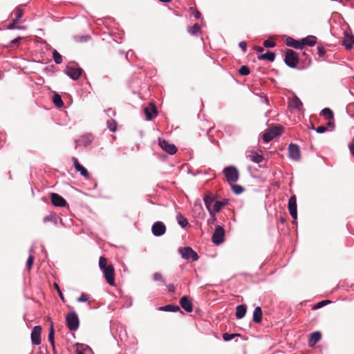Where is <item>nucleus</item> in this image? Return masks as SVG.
I'll return each mask as SVG.
<instances>
[{
  "label": "nucleus",
  "instance_id": "nucleus-1",
  "mask_svg": "<svg viewBox=\"0 0 354 354\" xmlns=\"http://www.w3.org/2000/svg\"><path fill=\"white\" fill-rule=\"evenodd\" d=\"M99 267L102 271L106 282L111 285H115V269L111 263H108V260L104 257L99 259Z\"/></svg>",
  "mask_w": 354,
  "mask_h": 354
},
{
  "label": "nucleus",
  "instance_id": "nucleus-2",
  "mask_svg": "<svg viewBox=\"0 0 354 354\" xmlns=\"http://www.w3.org/2000/svg\"><path fill=\"white\" fill-rule=\"evenodd\" d=\"M283 131L281 126H273L269 127L263 135V140L265 142H269L274 138L280 136Z\"/></svg>",
  "mask_w": 354,
  "mask_h": 354
},
{
  "label": "nucleus",
  "instance_id": "nucleus-3",
  "mask_svg": "<svg viewBox=\"0 0 354 354\" xmlns=\"http://www.w3.org/2000/svg\"><path fill=\"white\" fill-rule=\"evenodd\" d=\"M284 62L290 68H296L299 63V55L297 53L292 49H288L285 55Z\"/></svg>",
  "mask_w": 354,
  "mask_h": 354
},
{
  "label": "nucleus",
  "instance_id": "nucleus-4",
  "mask_svg": "<svg viewBox=\"0 0 354 354\" xmlns=\"http://www.w3.org/2000/svg\"><path fill=\"white\" fill-rule=\"evenodd\" d=\"M223 174L227 181L230 184L236 182L239 177V171L234 166H228L225 167L223 170Z\"/></svg>",
  "mask_w": 354,
  "mask_h": 354
},
{
  "label": "nucleus",
  "instance_id": "nucleus-5",
  "mask_svg": "<svg viewBox=\"0 0 354 354\" xmlns=\"http://www.w3.org/2000/svg\"><path fill=\"white\" fill-rule=\"evenodd\" d=\"M67 327L71 331H75L79 328L80 321L75 312H71L66 317Z\"/></svg>",
  "mask_w": 354,
  "mask_h": 354
},
{
  "label": "nucleus",
  "instance_id": "nucleus-6",
  "mask_svg": "<svg viewBox=\"0 0 354 354\" xmlns=\"http://www.w3.org/2000/svg\"><path fill=\"white\" fill-rule=\"evenodd\" d=\"M178 251L181 257L185 259H191L192 261H197L198 259V255L190 247L180 248Z\"/></svg>",
  "mask_w": 354,
  "mask_h": 354
},
{
  "label": "nucleus",
  "instance_id": "nucleus-7",
  "mask_svg": "<svg viewBox=\"0 0 354 354\" xmlns=\"http://www.w3.org/2000/svg\"><path fill=\"white\" fill-rule=\"evenodd\" d=\"M225 230L223 227L221 225H217L212 236V242L216 245H219L223 242Z\"/></svg>",
  "mask_w": 354,
  "mask_h": 354
},
{
  "label": "nucleus",
  "instance_id": "nucleus-8",
  "mask_svg": "<svg viewBox=\"0 0 354 354\" xmlns=\"http://www.w3.org/2000/svg\"><path fill=\"white\" fill-rule=\"evenodd\" d=\"M159 145L162 150L170 155H174L177 151V148L174 144H171L165 140L159 139Z\"/></svg>",
  "mask_w": 354,
  "mask_h": 354
},
{
  "label": "nucleus",
  "instance_id": "nucleus-9",
  "mask_svg": "<svg viewBox=\"0 0 354 354\" xmlns=\"http://www.w3.org/2000/svg\"><path fill=\"white\" fill-rule=\"evenodd\" d=\"M41 330L42 329L40 326H36L32 328L31 332V341L32 344L37 346L41 344Z\"/></svg>",
  "mask_w": 354,
  "mask_h": 354
},
{
  "label": "nucleus",
  "instance_id": "nucleus-10",
  "mask_svg": "<svg viewBox=\"0 0 354 354\" xmlns=\"http://www.w3.org/2000/svg\"><path fill=\"white\" fill-rule=\"evenodd\" d=\"M288 208L290 214L294 219L297 218V198L295 195L292 196L288 201Z\"/></svg>",
  "mask_w": 354,
  "mask_h": 354
},
{
  "label": "nucleus",
  "instance_id": "nucleus-11",
  "mask_svg": "<svg viewBox=\"0 0 354 354\" xmlns=\"http://www.w3.org/2000/svg\"><path fill=\"white\" fill-rule=\"evenodd\" d=\"M83 70L81 68H75L73 66H67L66 73L73 80H78L82 75Z\"/></svg>",
  "mask_w": 354,
  "mask_h": 354
},
{
  "label": "nucleus",
  "instance_id": "nucleus-12",
  "mask_svg": "<svg viewBox=\"0 0 354 354\" xmlns=\"http://www.w3.org/2000/svg\"><path fill=\"white\" fill-rule=\"evenodd\" d=\"M288 153L290 158L295 160L300 159V150L299 147L296 144H290L288 147Z\"/></svg>",
  "mask_w": 354,
  "mask_h": 354
},
{
  "label": "nucleus",
  "instance_id": "nucleus-13",
  "mask_svg": "<svg viewBox=\"0 0 354 354\" xmlns=\"http://www.w3.org/2000/svg\"><path fill=\"white\" fill-rule=\"evenodd\" d=\"M151 230L155 236H159L165 233L166 227L162 222L157 221L153 225Z\"/></svg>",
  "mask_w": 354,
  "mask_h": 354
},
{
  "label": "nucleus",
  "instance_id": "nucleus-14",
  "mask_svg": "<svg viewBox=\"0 0 354 354\" xmlns=\"http://www.w3.org/2000/svg\"><path fill=\"white\" fill-rule=\"evenodd\" d=\"M50 198H51L52 203L55 206L64 207L66 205V200L62 196L59 195L58 194L52 193L50 194Z\"/></svg>",
  "mask_w": 354,
  "mask_h": 354
},
{
  "label": "nucleus",
  "instance_id": "nucleus-15",
  "mask_svg": "<svg viewBox=\"0 0 354 354\" xmlns=\"http://www.w3.org/2000/svg\"><path fill=\"white\" fill-rule=\"evenodd\" d=\"M180 304L187 313H191L193 310L192 302L187 296H183L180 298Z\"/></svg>",
  "mask_w": 354,
  "mask_h": 354
},
{
  "label": "nucleus",
  "instance_id": "nucleus-16",
  "mask_svg": "<svg viewBox=\"0 0 354 354\" xmlns=\"http://www.w3.org/2000/svg\"><path fill=\"white\" fill-rule=\"evenodd\" d=\"M145 113L148 120H151L157 115V109L154 104L150 103L147 107L145 108Z\"/></svg>",
  "mask_w": 354,
  "mask_h": 354
},
{
  "label": "nucleus",
  "instance_id": "nucleus-17",
  "mask_svg": "<svg viewBox=\"0 0 354 354\" xmlns=\"http://www.w3.org/2000/svg\"><path fill=\"white\" fill-rule=\"evenodd\" d=\"M203 201L208 212L213 211V203H215V196L212 194H207L204 196Z\"/></svg>",
  "mask_w": 354,
  "mask_h": 354
},
{
  "label": "nucleus",
  "instance_id": "nucleus-18",
  "mask_svg": "<svg viewBox=\"0 0 354 354\" xmlns=\"http://www.w3.org/2000/svg\"><path fill=\"white\" fill-rule=\"evenodd\" d=\"M286 44L288 46L293 47L296 49H303L302 39L301 41H298L290 37H288L286 39Z\"/></svg>",
  "mask_w": 354,
  "mask_h": 354
},
{
  "label": "nucleus",
  "instance_id": "nucleus-19",
  "mask_svg": "<svg viewBox=\"0 0 354 354\" xmlns=\"http://www.w3.org/2000/svg\"><path fill=\"white\" fill-rule=\"evenodd\" d=\"M353 44L354 36L350 35L348 32H345L342 40V45H344L347 49H351Z\"/></svg>",
  "mask_w": 354,
  "mask_h": 354
},
{
  "label": "nucleus",
  "instance_id": "nucleus-20",
  "mask_svg": "<svg viewBox=\"0 0 354 354\" xmlns=\"http://www.w3.org/2000/svg\"><path fill=\"white\" fill-rule=\"evenodd\" d=\"M322 337V334L320 332L317 331L311 333L309 335L308 338V345L310 346H315L320 339Z\"/></svg>",
  "mask_w": 354,
  "mask_h": 354
},
{
  "label": "nucleus",
  "instance_id": "nucleus-21",
  "mask_svg": "<svg viewBox=\"0 0 354 354\" xmlns=\"http://www.w3.org/2000/svg\"><path fill=\"white\" fill-rule=\"evenodd\" d=\"M289 105L298 110V111H301L302 109V106H303V104L301 102V101L299 100V98L295 95L289 102Z\"/></svg>",
  "mask_w": 354,
  "mask_h": 354
},
{
  "label": "nucleus",
  "instance_id": "nucleus-22",
  "mask_svg": "<svg viewBox=\"0 0 354 354\" xmlns=\"http://www.w3.org/2000/svg\"><path fill=\"white\" fill-rule=\"evenodd\" d=\"M247 158L256 163H260L263 160V156L254 151H248L247 153Z\"/></svg>",
  "mask_w": 354,
  "mask_h": 354
},
{
  "label": "nucleus",
  "instance_id": "nucleus-23",
  "mask_svg": "<svg viewBox=\"0 0 354 354\" xmlns=\"http://www.w3.org/2000/svg\"><path fill=\"white\" fill-rule=\"evenodd\" d=\"M317 42V37L313 35H309L302 39L303 48L305 46H313Z\"/></svg>",
  "mask_w": 354,
  "mask_h": 354
},
{
  "label": "nucleus",
  "instance_id": "nucleus-24",
  "mask_svg": "<svg viewBox=\"0 0 354 354\" xmlns=\"http://www.w3.org/2000/svg\"><path fill=\"white\" fill-rule=\"evenodd\" d=\"M262 320V310L261 307L257 306L255 308L253 313V321L257 324H259Z\"/></svg>",
  "mask_w": 354,
  "mask_h": 354
},
{
  "label": "nucleus",
  "instance_id": "nucleus-25",
  "mask_svg": "<svg viewBox=\"0 0 354 354\" xmlns=\"http://www.w3.org/2000/svg\"><path fill=\"white\" fill-rule=\"evenodd\" d=\"M257 57L259 60H268L270 62H273L275 59V53L271 51H268L266 53L258 55Z\"/></svg>",
  "mask_w": 354,
  "mask_h": 354
},
{
  "label": "nucleus",
  "instance_id": "nucleus-26",
  "mask_svg": "<svg viewBox=\"0 0 354 354\" xmlns=\"http://www.w3.org/2000/svg\"><path fill=\"white\" fill-rule=\"evenodd\" d=\"M159 310H162V311H167V312H178V311H180L182 313V311L180 310V308L178 306H176V305H173V304H168V305H166V306H161L159 308Z\"/></svg>",
  "mask_w": 354,
  "mask_h": 354
},
{
  "label": "nucleus",
  "instance_id": "nucleus-27",
  "mask_svg": "<svg viewBox=\"0 0 354 354\" xmlns=\"http://www.w3.org/2000/svg\"><path fill=\"white\" fill-rule=\"evenodd\" d=\"M15 15L12 19L13 21L18 22V21L24 16V9L22 6L17 7L12 13V16Z\"/></svg>",
  "mask_w": 354,
  "mask_h": 354
},
{
  "label": "nucleus",
  "instance_id": "nucleus-28",
  "mask_svg": "<svg viewBox=\"0 0 354 354\" xmlns=\"http://www.w3.org/2000/svg\"><path fill=\"white\" fill-rule=\"evenodd\" d=\"M48 320L50 321V331L48 334V340L50 342L51 346H53V349H55V331L53 328V321L48 318Z\"/></svg>",
  "mask_w": 354,
  "mask_h": 354
},
{
  "label": "nucleus",
  "instance_id": "nucleus-29",
  "mask_svg": "<svg viewBox=\"0 0 354 354\" xmlns=\"http://www.w3.org/2000/svg\"><path fill=\"white\" fill-rule=\"evenodd\" d=\"M247 308L245 305H239L236 308V317L237 319H242L246 313Z\"/></svg>",
  "mask_w": 354,
  "mask_h": 354
},
{
  "label": "nucleus",
  "instance_id": "nucleus-30",
  "mask_svg": "<svg viewBox=\"0 0 354 354\" xmlns=\"http://www.w3.org/2000/svg\"><path fill=\"white\" fill-rule=\"evenodd\" d=\"M52 100H53L54 104L57 107L61 108L64 106V102L62 100V97H61L60 95H59L58 93H55L53 95Z\"/></svg>",
  "mask_w": 354,
  "mask_h": 354
},
{
  "label": "nucleus",
  "instance_id": "nucleus-31",
  "mask_svg": "<svg viewBox=\"0 0 354 354\" xmlns=\"http://www.w3.org/2000/svg\"><path fill=\"white\" fill-rule=\"evenodd\" d=\"M176 219L178 221V223L182 227H185L188 225L187 219L183 216L180 213L178 214L176 216Z\"/></svg>",
  "mask_w": 354,
  "mask_h": 354
},
{
  "label": "nucleus",
  "instance_id": "nucleus-32",
  "mask_svg": "<svg viewBox=\"0 0 354 354\" xmlns=\"http://www.w3.org/2000/svg\"><path fill=\"white\" fill-rule=\"evenodd\" d=\"M322 114L326 120H333L334 118L333 112L329 108L324 109L322 111Z\"/></svg>",
  "mask_w": 354,
  "mask_h": 354
},
{
  "label": "nucleus",
  "instance_id": "nucleus-33",
  "mask_svg": "<svg viewBox=\"0 0 354 354\" xmlns=\"http://www.w3.org/2000/svg\"><path fill=\"white\" fill-rule=\"evenodd\" d=\"M77 171H79L80 174L84 176L85 178L88 179L90 178V174L87 169L84 167L82 165H80L77 169Z\"/></svg>",
  "mask_w": 354,
  "mask_h": 354
},
{
  "label": "nucleus",
  "instance_id": "nucleus-34",
  "mask_svg": "<svg viewBox=\"0 0 354 354\" xmlns=\"http://www.w3.org/2000/svg\"><path fill=\"white\" fill-rule=\"evenodd\" d=\"M225 205V202L223 201H216L212 207V210L214 213L218 212L221 208Z\"/></svg>",
  "mask_w": 354,
  "mask_h": 354
},
{
  "label": "nucleus",
  "instance_id": "nucleus-35",
  "mask_svg": "<svg viewBox=\"0 0 354 354\" xmlns=\"http://www.w3.org/2000/svg\"><path fill=\"white\" fill-rule=\"evenodd\" d=\"M53 58L54 62L57 64H61L62 62V57L57 50H53Z\"/></svg>",
  "mask_w": 354,
  "mask_h": 354
},
{
  "label": "nucleus",
  "instance_id": "nucleus-36",
  "mask_svg": "<svg viewBox=\"0 0 354 354\" xmlns=\"http://www.w3.org/2000/svg\"><path fill=\"white\" fill-rule=\"evenodd\" d=\"M107 127L111 131L114 132L117 129V122L114 120H109L107 121Z\"/></svg>",
  "mask_w": 354,
  "mask_h": 354
},
{
  "label": "nucleus",
  "instance_id": "nucleus-37",
  "mask_svg": "<svg viewBox=\"0 0 354 354\" xmlns=\"http://www.w3.org/2000/svg\"><path fill=\"white\" fill-rule=\"evenodd\" d=\"M200 28V26L198 24H195L194 26L188 28V32L192 35H196L199 32Z\"/></svg>",
  "mask_w": 354,
  "mask_h": 354
},
{
  "label": "nucleus",
  "instance_id": "nucleus-38",
  "mask_svg": "<svg viewBox=\"0 0 354 354\" xmlns=\"http://www.w3.org/2000/svg\"><path fill=\"white\" fill-rule=\"evenodd\" d=\"M241 335L239 333H232L229 334L227 333H225L223 334V338L225 341H230L234 338L235 337H239Z\"/></svg>",
  "mask_w": 354,
  "mask_h": 354
},
{
  "label": "nucleus",
  "instance_id": "nucleus-39",
  "mask_svg": "<svg viewBox=\"0 0 354 354\" xmlns=\"http://www.w3.org/2000/svg\"><path fill=\"white\" fill-rule=\"evenodd\" d=\"M239 73L241 75H248L250 73V70L247 66H241L239 70Z\"/></svg>",
  "mask_w": 354,
  "mask_h": 354
},
{
  "label": "nucleus",
  "instance_id": "nucleus-40",
  "mask_svg": "<svg viewBox=\"0 0 354 354\" xmlns=\"http://www.w3.org/2000/svg\"><path fill=\"white\" fill-rule=\"evenodd\" d=\"M232 188L236 194H240L244 191V188L239 185H232Z\"/></svg>",
  "mask_w": 354,
  "mask_h": 354
},
{
  "label": "nucleus",
  "instance_id": "nucleus-41",
  "mask_svg": "<svg viewBox=\"0 0 354 354\" xmlns=\"http://www.w3.org/2000/svg\"><path fill=\"white\" fill-rule=\"evenodd\" d=\"M330 303H331V301H330V300H323L322 301L318 302L317 304H315L313 307V310H316V309L320 308H322V307L324 306L325 305H326L328 304H330Z\"/></svg>",
  "mask_w": 354,
  "mask_h": 354
},
{
  "label": "nucleus",
  "instance_id": "nucleus-42",
  "mask_svg": "<svg viewBox=\"0 0 354 354\" xmlns=\"http://www.w3.org/2000/svg\"><path fill=\"white\" fill-rule=\"evenodd\" d=\"M276 46V43L274 40L269 39L263 41V46L266 48H272Z\"/></svg>",
  "mask_w": 354,
  "mask_h": 354
},
{
  "label": "nucleus",
  "instance_id": "nucleus-43",
  "mask_svg": "<svg viewBox=\"0 0 354 354\" xmlns=\"http://www.w3.org/2000/svg\"><path fill=\"white\" fill-rule=\"evenodd\" d=\"M17 22L12 20V22L9 25H8L7 28L8 29H15V28L25 29V26H17Z\"/></svg>",
  "mask_w": 354,
  "mask_h": 354
},
{
  "label": "nucleus",
  "instance_id": "nucleus-44",
  "mask_svg": "<svg viewBox=\"0 0 354 354\" xmlns=\"http://www.w3.org/2000/svg\"><path fill=\"white\" fill-rule=\"evenodd\" d=\"M53 286H54V287H55V288L57 290V292H58V294H59V297H60L61 300H62L63 302H65V301H66L65 298H64V295H63V293H62V290H61V289H60V288H59V285H58L57 283H55L53 284Z\"/></svg>",
  "mask_w": 354,
  "mask_h": 354
},
{
  "label": "nucleus",
  "instance_id": "nucleus-45",
  "mask_svg": "<svg viewBox=\"0 0 354 354\" xmlns=\"http://www.w3.org/2000/svg\"><path fill=\"white\" fill-rule=\"evenodd\" d=\"M209 213L210 214V218H209L207 220V223L209 225H212V224L214 223V222L216 221V218L215 216V213H214L213 211H210V212H209Z\"/></svg>",
  "mask_w": 354,
  "mask_h": 354
},
{
  "label": "nucleus",
  "instance_id": "nucleus-46",
  "mask_svg": "<svg viewBox=\"0 0 354 354\" xmlns=\"http://www.w3.org/2000/svg\"><path fill=\"white\" fill-rule=\"evenodd\" d=\"M34 262V257L30 254L27 260L26 266L28 270H30Z\"/></svg>",
  "mask_w": 354,
  "mask_h": 354
},
{
  "label": "nucleus",
  "instance_id": "nucleus-47",
  "mask_svg": "<svg viewBox=\"0 0 354 354\" xmlns=\"http://www.w3.org/2000/svg\"><path fill=\"white\" fill-rule=\"evenodd\" d=\"M92 352L91 349L86 346L83 351L77 349V354H91Z\"/></svg>",
  "mask_w": 354,
  "mask_h": 354
},
{
  "label": "nucleus",
  "instance_id": "nucleus-48",
  "mask_svg": "<svg viewBox=\"0 0 354 354\" xmlns=\"http://www.w3.org/2000/svg\"><path fill=\"white\" fill-rule=\"evenodd\" d=\"M153 278L155 281H164L162 275L159 272L154 273Z\"/></svg>",
  "mask_w": 354,
  "mask_h": 354
},
{
  "label": "nucleus",
  "instance_id": "nucleus-49",
  "mask_svg": "<svg viewBox=\"0 0 354 354\" xmlns=\"http://www.w3.org/2000/svg\"><path fill=\"white\" fill-rule=\"evenodd\" d=\"M317 53L320 57H323L326 53L324 48L322 46H317Z\"/></svg>",
  "mask_w": 354,
  "mask_h": 354
},
{
  "label": "nucleus",
  "instance_id": "nucleus-50",
  "mask_svg": "<svg viewBox=\"0 0 354 354\" xmlns=\"http://www.w3.org/2000/svg\"><path fill=\"white\" fill-rule=\"evenodd\" d=\"M88 299V296L84 293H82L81 295V296L77 299V301H79V302L86 301Z\"/></svg>",
  "mask_w": 354,
  "mask_h": 354
},
{
  "label": "nucleus",
  "instance_id": "nucleus-51",
  "mask_svg": "<svg viewBox=\"0 0 354 354\" xmlns=\"http://www.w3.org/2000/svg\"><path fill=\"white\" fill-rule=\"evenodd\" d=\"M89 38V36L75 37V39L78 41H86Z\"/></svg>",
  "mask_w": 354,
  "mask_h": 354
},
{
  "label": "nucleus",
  "instance_id": "nucleus-52",
  "mask_svg": "<svg viewBox=\"0 0 354 354\" xmlns=\"http://www.w3.org/2000/svg\"><path fill=\"white\" fill-rule=\"evenodd\" d=\"M326 127L324 126H319L316 129V131L319 133H322L326 131Z\"/></svg>",
  "mask_w": 354,
  "mask_h": 354
},
{
  "label": "nucleus",
  "instance_id": "nucleus-53",
  "mask_svg": "<svg viewBox=\"0 0 354 354\" xmlns=\"http://www.w3.org/2000/svg\"><path fill=\"white\" fill-rule=\"evenodd\" d=\"M239 47L243 50V52H245L247 50V44L245 41H241L239 43Z\"/></svg>",
  "mask_w": 354,
  "mask_h": 354
},
{
  "label": "nucleus",
  "instance_id": "nucleus-54",
  "mask_svg": "<svg viewBox=\"0 0 354 354\" xmlns=\"http://www.w3.org/2000/svg\"><path fill=\"white\" fill-rule=\"evenodd\" d=\"M72 161H73V165L76 169L80 165V164L78 160L75 157L72 158Z\"/></svg>",
  "mask_w": 354,
  "mask_h": 354
},
{
  "label": "nucleus",
  "instance_id": "nucleus-55",
  "mask_svg": "<svg viewBox=\"0 0 354 354\" xmlns=\"http://www.w3.org/2000/svg\"><path fill=\"white\" fill-rule=\"evenodd\" d=\"M348 147H349L351 153L354 156V139L350 143Z\"/></svg>",
  "mask_w": 354,
  "mask_h": 354
},
{
  "label": "nucleus",
  "instance_id": "nucleus-56",
  "mask_svg": "<svg viewBox=\"0 0 354 354\" xmlns=\"http://www.w3.org/2000/svg\"><path fill=\"white\" fill-rule=\"evenodd\" d=\"M167 286L168 290L169 292H174L175 291L176 288L174 284L169 283V284L167 285Z\"/></svg>",
  "mask_w": 354,
  "mask_h": 354
},
{
  "label": "nucleus",
  "instance_id": "nucleus-57",
  "mask_svg": "<svg viewBox=\"0 0 354 354\" xmlns=\"http://www.w3.org/2000/svg\"><path fill=\"white\" fill-rule=\"evenodd\" d=\"M21 39V37H19L17 38L14 39L11 41V44L12 45H17L18 44L19 41Z\"/></svg>",
  "mask_w": 354,
  "mask_h": 354
},
{
  "label": "nucleus",
  "instance_id": "nucleus-58",
  "mask_svg": "<svg viewBox=\"0 0 354 354\" xmlns=\"http://www.w3.org/2000/svg\"><path fill=\"white\" fill-rule=\"evenodd\" d=\"M193 15L196 19H199L201 16V12L198 10L194 11Z\"/></svg>",
  "mask_w": 354,
  "mask_h": 354
},
{
  "label": "nucleus",
  "instance_id": "nucleus-59",
  "mask_svg": "<svg viewBox=\"0 0 354 354\" xmlns=\"http://www.w3.org/2000/svg\"><path fill=\"white\" fill-rule=\"evenodd\" d=\"M52 219H53V216H47L44 218V222H48V221H52Z\"/></svg>",
  "mask_w": 354,
  "mask_h": 354
},
{
  "label": "nucleus",
  "instance_id": "nucleus-60",
  "mask_svg": "<svg viewBox=\"0 0 354 354\" xmlns=\"http://www.w3.org/2000/svg\"><path fill=\"white\" fill-rule=\"evenodd\" d=\"M254 49L256 50L259 51V52H263V48L261 47V46H255Z\"/></svg>",
  "mask_w": 354,
  "mask_h": 354
},
{
  "label": "nucleus",
  "instance_id": "nucleus-61",
  "mask_svg": "<svg viewBox=\"0 0 354 354\" xmlns=\"http://www.w3.org/2000/svg\"><path fill=\"white\" fill-rule=\"evenodd\" d=\"M329 121L328 122L327 124L328 126H331L332 127H334V122L333 121V120H328Z\"/></svg>",
  "mask_w": 354,
  "mask_h": 354
},
{
  "label": "nucleus",
  "instance_id": "nucleus-62",
  "mask_svg": "<svg viewBox=\"0 0 354 354\" xmlns=\"http://www.w3.org/2000/svg\"><path fill=\"white\" fill-rule=\"evenodd\" d=\"M353 79H354V76H353Z\"/></svg>",
  "mask_w": 354,
  "mask_h": 354
}]
</instances>
